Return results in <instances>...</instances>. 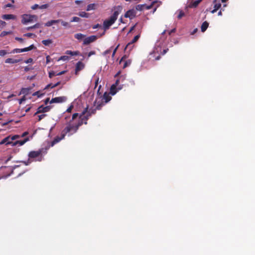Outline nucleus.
Segmentation results:
<instances>
[{"instance_id": "obj_20", "label": "nucleus", "mask_w": 255, "mask_h": 255, "mask_svg": "<svg viewBox=\"0 0 255 255\" xmlns=\"http://www.w3.org/2000/svg\"><path fill=\"white\" fill-rule=\"evenodd\" d=\"M20 61V59H12V58H7V59H6L5 60V62L6 63L14 64V63H18Z\"/></svg>"}, {"instance_id": "obj_16", "label": "nucleus", "mask_w": 255, "mask_h": 255, "mask_svg": "<svg viewBox=\"0 0 255 255\" xmlns=\"http://www.w3.org/2000/svg\"><path fill=\"white\" fill-rule=\"evenodd\" d=\"M140 37V35L138 34V35H136L134 37L133 39L131 40V42H129L126 46V48H125V50L129 47L130 46V45H131L132 44H133L134 43H135V42H136L137 41V40L139 39Z\"/></svg>"}, {"instance_id": "obj_45", "label": "nucleus", "mask_w": 255, "mask_h": 255, "mask_svg": "<svg viewBox=\"0 0 255 255\" xmlns=\"http://www.w3.org/2000/svg\"><path fill=\"white\" fill-rule=\"evenodd\" d=\"M31 8V9L35 10V9H37V8H39V6L37 4H35L33 5H32Z\"/></svg>"}, {"instance_id": "obj_48", "label": "nucleus", "mask_w": 255, "mask_h": 255, "mask_svg": "<svg viewBox=\"0 0 255 255\" xmlns=\"http://www.w3.org/2000/svg\"><path fill=\"white\" fill-rule=\"evenodd\" d=\"M25 100V98L24 96H23L21 99L19 100V104H21L22 103V102Z\"/></svg>"}, {"instance_id": "obj_32", "label": "nucleus", "mask_w": 255, "mask_h": 255, "mask_svg": "<svg viewBox=\"0 0 255 255\" xmlns=\"http://www.w3.org/2000/svg\"><path fill=\"white\" fill-rule=\"evenodd\" d=\"M78 115L79 114L78 113H74L73 115H72V120L71 121H73V122H75L76 121H78V119H76V118H77V117L78 116Z\"/></svg>"}, {"instance_id": "obj_9", "label": "nucleus", "mask_w": 255, "mask_h": 255, "mask_svg": "<svg viewBox=\"0 0 255 255\" xmlns=\"http://www.w3.org/2000/svg\"><path fill=\"white\" fill-rule=\"evenodd\" d=\"M67 98L65 96L55 97L54 98H52L50 101V103L51 104L62 103L65 102Z\"/></svg>"}, {"instance_id": "obj_42", "label": "nucleus", "mask_w": 255, "mask_h": 255, "mask_svg": "<svg viewBox=\"0 0 255 255\" xmlns=\"http://www.w3.org/2000/svg\"><path fill=\"white\" fill-rule=\"evenodd\" d=\"M15 39L17 41H18L20 43H23L24 41L23 39H22V38H20V37H15Z\"/></svg>"}, {"instance_id": "obj_56", "label": "nucleus", "mask_w": 255, "mask_h": 255, "mask_svg": "<svg viewBox=\"0 0 255 255\" xmlns=\"http://www.w3.org/2000/svg\"><path fill=\"white\" fill-rule=\"evenodd\" d=\"M30 70V68L28 66H26L24 67V71L25 72H27Z\"/></svg>"}, {"instance_id": "obj_18", "label": "nucleus", "mask_w": 255, "mask_h": 255, "mask_svg": "<svg viewBox=\"0 0 255 255\" xmlns=\"http://www.w3.org/2000/svg\"><path fill=\"white\" fill-rule=\"evenodd\" d=\"M2 18L3 19L9 20V19H15L16 16L13 14H3L2 15Z\"/></svg>"}, {"instance_id": "obj_53", "label": "nucleus", "mask_w": 255, "mask_h": 255, "mask_svg": "<svg viewBox=\"0 0 255 255\" xmlns=\"http://www.w3.org/2000/svg\"><path fill=\"white\" fill-rule=\"evenodd\" d=\"M49 100L50 99L49 98L45 99V100L44 101V103L45 105H47L48 104V103L49 102Z\"/></svg>"}, {"instance_id": "obj_46", "label": "nucleus", "mask_w": 255, "mask_h": 255, "mask_svg": "<svg viewBox=\"0 0 255 255\" xmlns=\"http://www.w3.org/2000/svg\"><path fill=\"white\" fill-rule=\"evenodd\" d=\"M61 22V24L63 26H66L68 25V23L67 22H65V21H64L63 20H61V21H60Z\"/></svg>"}, {"instance_id": "obj_4", "label": "nucleus", "mask_w": 255, "mask_h": 255, "mask_svg": "<svg viewBox=\"0 0 255 255\" xmlns=\"http://www.w3.org/2000/svg\"><path fill=\"white\" fill-rule=\"evenodd\" d=\"M46 149H39L37 151H31L28 153L29 158H37L35 161H41L43 159V153H46Z\"/></svg>"}, {"instance_id": "obj_1", "label": "nucleus", "mask_w": 255, "mask_h": 255, "mask_svg": "<svg viewBox=\"0 0 255 255\" xmlns=\"http://www.w3.org/2000/svg\"><path fill=\"white\" fill-rule=\"evenodd\" d=\"M124 78L120 77L118 79H117L115 84H113L110 88V93L105 92L103 96H101V101H98L97 99L94 102L95 105L96 106V109L88 110L89 105L91 104L93 101L94 97V92L91 90H88L84 93L83 95H81V102L83 101H85L87 104V107L81 114V125L83 124H87V121L89 117L91 116L92 114H94L96 110H100L101 108L105 105V104L109 102L111 99L112 97L110 95L111 94L112 95H115L118 91L123 88V84H120V82L122 81L123 82Z\"/></svg>"}, {"instance_id": "obj_25", "label": "nucleus", "mask_w": 255, "mask_h": 255, "mask_svg": "<svg viewBox=\"0 0 255 255\" xmlns=\"http://www.w3.org/2000/svg\"><path fill=\"white\" fill-rule=\"evenodd\" d=\"M60 83H61L60 81H58V82H57L56 84H55L54 85L52 84H49L46 86V87H45V89H48L49 88H54V87L59 85L60 84Z\"/></svg>"}, {"instance_id": "obj_28", "label": "nucleus", "mask_w": 255, "mask_h": 255, "mask_svg": "<svg viewBox=\"0 0 255 255\" xmlns=\"http://www.w3.org/2000/svg\"><path fill=\"white\" fill-rule=\"evenodd\" d=\"M42 43L44 45L48 46L52 43V40L51 39L43 40L42 41Z\"/></svg>"}, {"instance_id": "obj_35", "label": "nucleus", "mask_w": 255, "mask_h": 255, "mask_svg": "<svg viewBox=\"0 0 255 255\" xmlns=\"http://www.w3.org/2000/svg\"><path fill=\"white\" fill-rule=\"evenodd\" d=\"M89 16V14L86 13L85 11L81 12V17H88Z\"/></svg>"}, {"instance_id": "obj_49", "label": "nucleus", "mask_w": 255, "mask_h": 255, "mask_svg": "<svg viewBox=\"0 0 255 255\" xmlns=\"http://www.w3.org/2000/svg\"><path fill=\"white\" fill-rule=\"evenodd\" d=\"M73 106H70L69 108H68L67 110V112L68 113H70L72 110Z\"/></svg>"}, {"instance_id": "obj_43", "label": "nucleus", "mask_w": 255, "mask_h": 255, "mask_svg": "<svg viewBox=\"0 0 255 255\" xmlns=\"http://www.w3.org/2000/svg\"><path fill=\"white\" fill-rule=\"evenodd\" d=\"M46 116L45 114H42L38 116V121H40Z\"/></svg>"}, {"instance_id": "obj_61", "label": "nucleus", "mask_w": 255, "mask_h": 255, "mask_svg": "<svg viewBox=\"0 0 255 255\" xmlns=\"http://www.w3.org/2000/svg\"><path fill=\"white\" fill-rule=\"evenodd\" d=\"M98 82H99V78H98L97 79V80L95 82V88L97 86L98 84Z\"/></svg>"}, {"instance_id": "obj_29", "label": "nucleus", "mask_w": 255, "mask_h": 255, "mask_svg": "<svg viewBox=\"0 0 255 255\" xmlns=\"http://www.w3.org/2000/svg\"><path fill=\"white\" fill-rule=\"evenodd\" d=\"M11 33H12V32L10 31H3L0 34V37H4L6 35L11 34Z\"/></svg>"}, {"instance_id": "obj_7", "label": "nucleus", "mask_w": 255, "mask_h": 255, "mask_svg": "<svg viewBox=\"0 0 255 255\" xmlns=\"http://www.w3.org/2000/svg\"><path fill=\"white\" fill-rule=\"evenodd\" d=\"M34 48H35V47L34 46V45L33 44H32V45H30L29 47H26V48H22V49L16 48V49H13L12 52L13 53H21V52L28 51H30L31 50H32V49H33Z\"/></svg>"}, {"instance_id": "obj_22", "label": "nucleus", "mask_w": 255, "mask_h": 255, "mask_svg": "<svg viewBox=\"0 0 255 255\" xmlns=\"http://www.w3.org/2000/svg\"><path fill=\"white\" fill-rule=\"evenodd\" d=\"M40 27V24L39 23H36L35 24H34L33 26L26 27L25 28V29L26 30H30L32 29L37 28H39Z\"/></svg>"}, {"instance_id": "obj_57", "label": "nucleus", "mask_w": 255, "mask_h": 255, "mask_svg": "<svg viewBox=\"0 0 255 255\" xmlns=\"http://www.w3.org/2000/svg\"><path fill=\"white\" fill-rule=\"evenodd\" d=\"M168 50V49H166L163 50V52H162V54L164 55L167 52Z\"/></svg>"}, {"instance_id": "obj_50", "label": "nucleus", "mask_w": 255, "mask_h": 255, "mask_svg": "<svg viewBox=\"0 0 255 255\" xmlns=\"http://www.w3.org/2000/svg\"><path fill=\"white\" fill-rule=\"evenodd\" d=\"M75 37L78 40H80V33H77L75 35Z\"/></svg>"}, {"instance_id": "obj_41", "label": "nucleus", "mask_w": 255, "mask_h": 255, "mask_svg": "<svg viewBox=\"0 0 255 255\" xmlns=\"http://www.w3.org/2000/svg\"><path fill=\"white\" fill-rule=\"evenodd\" d=\"M79 19L80 18L78 17H73L70 20V22L79 21Z\"/></svg>"}, {"instance_id": "obj_38", "label": "nucleus", "mask_w": 255, "mask_h": 255, "mask_svg": "<svg viewBox=\"0 0 255 255\" xmlns=\"http://www.w3.org/2000/svg\"><path fill=\"white\" fill-rule=\"evenodd\" d=\"M7 54V52L4 50H0V56H3Z\"/></svg>"}, {"instance_id": "obj_37", "label": "nucleus", "mask_w": 255, "mask_h": 255, "mask_svg": "<svg viewBox=\"0 0 255 255\" xmlns=\"http://www.w3.org/2000/svg\"><path fill=\"white\" fill-rule=\"evenodd\" d=\"M184 15V13L182 11H180L177 16V18L178 19H181L183 15Z\"/></svg>"}, {"instance_id": "obj_54", "label": "nucleus", "mask_w": 255, "mask_h": 255, "mask_svg": "<svg viewBox=\"0 0 255 255\" xmlns=\"http://www.w3.org/2000/svg\"><path fill=\"white\" fill-rule=\"evenodd\" d=\"M197 31H198V29L197 28L194 29L193 30V31L191 32V34L192 35L194 34Z\"/></svg>"}, {"instance_id": "obj_60", "label": "nucleus", "mask_w": 255, "mask_h": 255, "mask_svg": "<svg viewBox=\"0 0 255 255\" xmlns=\"http://www.w3.org/2000/svg\"><path fill=\"white\" fill-rule=\"evenodd\" d=\"M11 122V120H10V121H8L7 122H6V123H3V124H2V126H6V125H7L9 123H10V122Z\"/></svg>"}, {"instance_id": "obj_62", "label": "nucleus", "mask_w": 255, "mask_h": 255, "mask_svg": "<svg viewBox=\"0 0 255 255\" xmlns=\"http://www.w3.org/2000/svg\"><path fill=\"white\" fill-rule=\"evenodd\" d=\"M28 134L27 132H24L22 133L21 137H24Z\"/></svg>"}, {"instance_id": "obj_36", "label": "nucleus", "mask_w": 255, "mask_h": 255, "mask_svg": "<svg viewBox=\"0 0 255 255\" xmlns=\"http://www.w3.org/2000/svg\"><path fill=\"white\" fill-rule=\"evenodd\" d=\"M156 1H153V2L151 3V4L150 5H145V9H151V8L152 7V6H153V4H154L155 3H156Z\"/></svg>"}, {"instance_id": "obj_39", "label": "nucleus", "mask_w": 255, "mask_h": 255, "mask_svg": "<svg viewBox=\"0 0 255 255\" xmlns=\"http://www.w3.org/2000/svg\"><path fill=\"white\" fill-rule=\"evenodd\" d=\"M48 6H49L48 4H44L41 5V6H39V8L40 9H45V8H48Z\"/></svg>"}, {"instance_id": "obj_33", "label": "nucleus", "mask_w": 255, "mask_h": 255, "mask_svg": "<svg viewBox=\"0 0 255 255\" xmlns=\"http://www.w3.org/2000/svg\"><path fill=\"white\" fill-rule=\"evenodd\" d=\"M68 59H69V57L68 56L64 55V56H61L58 59V61H60V60L66 61V60H68Z\"/></svg>"}, {"instance_id": "obj_8", "label": "nucleus", "mask_w": 255, "mask_h": 255, "mask_svg": "<svg viewBox=\"0 0 255 255\" xmlns=\"http://www.w3.org/2000/svg\"><path fill=\"white\" fill-rule=\"evenodd\" d=\"M51 109V106L44 107L43 105L40 106L37 109V112L35 113V115L39 113H43L49 112Z\"/></svg>"}, {"instance_id": "obj_23", "label": "nucleus", "mask_w": 255, "mask_h": 255, "mask_svg": "<svg viewBox=\"0 0 255 255\" xmlns=\"http://www.w3.org/2000/svg\"><path fill=\"white\" fill-rule=\"evenodd\" d=\"M30 88H22L20 91V94L26 95L29 93Z\"/></svg>"}, {"instance_id": "obj_14", "label": "nucleus", "mask_w": 255, "mask_h": 255, "mask_svg": "<svg viewBox=\"0 0 255 255\" xmlns=\"http://www.w3.org/2000/svg\"><path fill=\"white\" fill-rule=\"evenodd\" d=\"M65 136V133L62 132L60 136H56L51 142V146H53L55 144L59 142L61 140L64 138Z\"/></svg>"}, {"instance_id": "obj_63", "label": "nucleus", "mask_w": 255, "mask_h": 255, "mask_svg": "<svg viewBox=\"0 0 255 255\" xmlns=\"http://www.w3.org/2000/svg\"><path fill=\"white\" fill-rule=\"evenodd\" d=\"M84 67V65L81 62V70Z\"/></svg>"}, {"instance_id": "obj_27", "label": "nucleus", "mask_w": 255, "mask_h": 255, "mask_svg": "<svg viewBox=\"0 0 255 255\" xmlns=\"http://www.w3.org/2000/svg\"><path fill=\"white\" fill-rule=\"evenodd\" d=\"M202 0H196L194 1L191 4L190 7H196L198 4L200 3Z\"/></svg>"}, {"instance_id": "obj_24", "label": "nucleus", "mask_w": 255, "mask_h": 255, "mask_svg": "<svg viewBox=\"0 0 255 255\" xmlns=\"http://www.w3.org/2000/svg\"><path fill=\"white\" fill-rule=\"evenodd\" d=\"M65 53L68 55H70L71 56L78 55L79 54V51H72L71 50H67Z\"/></svg>"}, {"instance_id": "obj_15", "label": "nucleus", "mask_w": 255, "mask_h": 255, "mask_svg": "<svg viewBox=\"0 0 255 255\" xmlns=\"http://www.w3.org/2000/svg\"><path fill=\"white\" fill-rule=\"evenodd\" d=\"M65 72H66L65 71H62L58 72V73L56 72H55V71H50L49 72V77L51 78L55 76H58V75H62V74H64Z\"/></svg>"}, {"instance_id": "obj_31", "label": "nucleus", "mask_w": 255, "mask_h": 255, "mask_svg": "<svg viewBox=\"0 0 255 255\" xmlns=\"http://www.w3.org/2000/svg\"><path fill=\"white\" fill-rule=\"evenodd\" d=\"M23 36H26V37H33V38H35L36 36L35 34L32 33H27L24 34Z\"/></svg>"}, {"instance_id": "obj_40", "label": "nucleus", "mask_w": 255, "mask_h": 255, "mask_svg": "<svg viewBox=\"0 0 255 255\" xmlns=\"http://www.w3.org/2000/svg\"><path fill=\"white\" fill-rule=\"evenodd\" d=\"M6 23L5 21L0 20V28L3 27L6 25Z\"/></svg>"}, {"instance_id": "obj_5", "label": "nucleus", "mask_w": 255, "mask_h": 255, "mask_svg": "<svg viewBox=\"0 0 255 255\" xmlns=\"http://www.w3.org/2000/svg\"><path fill=\"white\" fill-rule=\"evenodd\" d=\"M35 17H36V16L34 15H24L22 16L21 22L23 24H26L29 22H32L33 18Z\"/></svg>"}, {"instance_id": "obj_10", "label": "nucleus", "mask_w": 255, "mask_h": 255, "mask_svg": "<svg viewBox=\"0 0 255 255\" xmlns=\"http://www.w3.org/2000/svg\"><path fill=\"white\" fill-rule=\"evenodd\" d=\"M136 10L132 9L128 10L125 14V17L126 18H129L131 19L133 18L136 15Z\"/></svg>"}, {"instance_id": "obj_47", "label": "nucleus", "mask_w": 255, "mask_h": 255, "mask_svg": "<svg viewBox=\"0 0 255 255\" xmlns=\"http://www.w3.org/2000/svg\"><path fill=\"white\" fill-rule=\"evenodd\" d=\"M33 61V59L31 58H29L28 59H27L25 61V62L26 63H31Z\"/></svg>"}, {"instance_id": "obj_44", "label": "nucleus", "mask_w": 255, "mask_h": 255, "mask_svg": "<svg viewBox=\"0 0 255 255\" xmlns=\"http://www.w3.org/2000/svg\"><path fill=\"white\" fill-rule=\"evenodd\" d=\"M130 64V61H126L124 63V65L123 66V68H125L126 67H127V66H128L129 64Z\"/></svg>"}, {"instance_id": "obj_13", "label": "nucleus", "mask_w": 255, "mask_h": 255, "mask_svg": "<svg viewBox=\"0 0 255 255\" xmlns=\"http://www.w3.org/2000/svg\"><path fill=\"white\" fill-rule=\"evenodd\" d=\"M95 54H96V52L95 51H91L89 53L84 51L82 53H81V56L82 57V59L81 60H84L86 58L88 59L91 56Z\"/></svg>"}, {"instance_id": "obj_2", "label": "nucleus", "mask_w": 255, "mask_h": 255, "mask_svg": "<svg viewBox=\"0 0 255 255\" xmlns=\"http://www.w3.org/2000/svg\"><path fill=\"white\" fill-rule=\"evenodd\" d=\"M117 10H115L112 15L109 19H106L103 22V27L105 30L108 29L109 27L115 23L118 18V16L120 13L122 7L118 6L116 7Z\"/></svg>"}, {"instance_id": "obj_34", "label": "nucleus", "mask_w": 255, "mask_h": 255, "mask_svg": "<svg viewBox=\"0 0 255 255\" xmlns=\"http://www.w3.org/2000/svg\"><path fill=\"white\" fill-rule=\"evenodd\" d=\"M79 71H80V61H78L76 63V74H77Z\"/></svg>"}, {"instance_id": "obj_59", "label": "nucleus", "mask_w": 255, "mask_h": 255, "mask_svg": "<svg viewBox=\"0 0 255 255\" xmlns=\"http://www.w3.org/2000/svg\"><path fill=\"white\" fill-rule=\"evenodd\" d=\"M101 88V85H100L99 86L98 90V91H97V94L98 95H100L101 94V93H100V90Z\"/></svg>"}, {"instance_id": "obj_21", "label": "nucleus", "mask_w": 255, "mask_h": 255, "mask_svg": "<svg viewBox=\"0 0 255 255\" xmlns=\"http://www.w3.org/2000/svg\"><path fill=\"white\" fill-rule=\"evenodd\" d=\"M209 23L207 21H205L203 22L201 26V29L202 32H205L207 29Z\"/></svg>"}, {"instance_id": "obj_64", "label": "nucleus", "mask_w": 255, "mask_h": 255, "mask_svg": "<svg viewBox=\"0 0 255 255\" xmlns=\"http://www.w3.org/2000/svg\"><path fill=\"white\" fill-rule=\"evenodd\" d=\"M38 93H39V92H38V91H37V92H35V93H34L33 94V96H36V95H37L38 94Z\"/></svg>"}, {"instance_id": "obj_52", "label": "nucleus", "mask_w": 255, "mask_h": 255, "mask_svg": "<svg viewBox=\"0 0 255 255\" xmlns=\"http://www.w3.org/2000/svg\"><path fill=\"white\" fill-rule=\"evenodd\" d=\"M119 46V45H118L117 46V47L114 49V51H113V56H114V55L115 54V53H116V51H117V50L118 49V48Z\"/></svg>"}, {"instance_id": "obj_30", "label": "nucleus", "mask_w": 255, "mask_h": 255, "mask_svg": "<svg viewBox=\"0 0 255 255\" xmlns=\"http://www.w3.org/2000/svg\"><path fill=\"white\" fill-rule=\"evenodd\" d=\"M145 6V4H138L136 6V9L137 10H142Z\"/></svg>"}, {"instance_id": "obj_58", "label": "nucleus", "mask_w": 255, "mask_h": 255, "mask_svg": "<svg viewBox=\"0 0 255 255\" xmlns=\"http://www.w3.org/2000/svg\"><path fill=\"white\" fill-rule=\"evenodd\" d=\"M175 30H176L175 28L172 29L171 30H170L169 31V34H171L172 33L175 32Z\"/></svg>"}, {"instance_id": "obj_51", "label": "nucleus", "mask_w": 255, "mask_h": 255, "mask_svg": "<svg viewBox=\"0 0 255 255\" xmlns=\"http://www.w3.org/2000/svg\"><path fill=\"white\" fill-rule=\"evenodd\" d=\"M46 63H48L50 62V57L49 55L47 56L46 57Z\"/></svg>"}, {"instance_id": "obj_17", "label": "nucleus", "mask_w": 255, "mask_h": 255, "mask_svg": "<svg viewBox=\"0 0 255 255\" xmlns=\"http://www.w3.org/2000/svg\"><path fill=\"white\" fill-rule=\"evenodd\" d=\"M28 140V138H26L22 140L15 141L13 142V143H12V146H15L17 144H19V145H22Z\"/></svg>"}, {"instance_id": "obj_12", "label": "nucleus", "mask_w": 255, "mask_h": 255, "mask_svg": "<svg viewBox=\"0 0 255 255\" xmlns=\"http://www.w3.org/2000/svg\"><path fill=\"white\" fill-rule=\"evenodd\" d=\"M97 39V37L95 35H91L90 36L85 38L83 41V44L87 45L95 41Z\"/></svg>"}, {"instance_id": "obj_3", "label": "nucleus", "mask_w": 255, "mask_h": 255, "mask_svg": "<svg viewBox=\"0 0 255 255\" xmlns=\"http://www.w3.org/2000/svg\"><path fill=\"white\" fill-rule=\"evenodd\" d=\"M79 126L80 117L78 118V120L75 122H73V121H70L67 126L63 130V132H64L65 134L67 133H70L71 134H73L78 130Z\"/></svg>"}, {"instance_id": "obj_11", "label": "nucleus", "mask_w": 255, "mask_h": 255, "mask_svg": "<svg viewBox=\"0 0 255 255\" xmlns=\"http://www.w3.org/2000/svg\"><path fill=\"white\" fill-rule=\"evenodd\" d=\"M213 3L214 4V9L211 11V12L214 13L221 7V3L220 0H214Z\"/></svg>"}, {"instance_id": "obj_19", "label": "nucleus", "mask_w": 255, "mask_h": 255, "mask_svg": "<svg viewBox=\"0 0 255 255\" xmlns=\"http://www.w3.org/2000/svg\"><path fill=\"white\" fill-rule=\"evenodd\" d=\"M61 21V19L51 20H50V21H48V22H47L45 24V25L46 26H50L53 24H55V23L60 22V21Z\"/></svg>"}, {"instance_id": "obj_55", "label": "nucleus", "mask_w": 255, "mask_h": 255, "mask_svg": "<svg viewBox=\"0 0 255 255\" xmlns=\"http://www.w3.org/2000/svg\"><path fill=\"white\" fill-rule=\"evenodd\" d=\"M3 144H5V141L4 138L0 142V145Z\"/></svg>"}, {"instance_id": "obj_26", "label": "nucleus", "mask_w": 255, "mask_h": 255, "mask_svg": "<svg viewBox=\"0 0 255 255\" xmlns=\"http://www.w3.org/2000/svg\"><path fill=\"white\" fill-rule=\"evenodd\" d=\"M96 4L95 3H91L88 5L86 10L90 11L95 9Z\"/></svg>"}, {"instance_id": "obj_6", "label": "nucleus", "mask_w": 255, "mask_h": 255, "mask_svg": "<svg viewBox=\"0 0 255 255\" xmlns=\"http://www.w3.org/2000/svg\"><path fill=\"white\" fill-rule=\"evenodd\" d=\"M19 137L20 136L18 135L6 136L4 138L5 141V145L11 144L12 145V143H13L12 141L19 138Z\"/></svg>"}]
</instances>
